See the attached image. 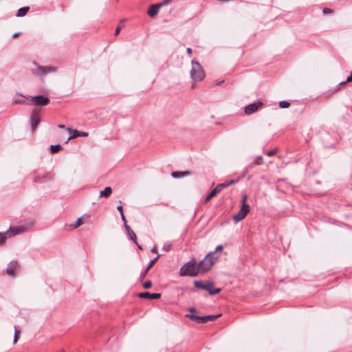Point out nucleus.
<instances>
[{"label": "nucleus", "instance_id": "obj_1", "mask_svg": "<svg viewBox=\"0 0 352 352\" xmlns=\"http://www.w3.org/2000/svg\"><path fill=\"white\" fill-rule=\"evenodd\" d=\"M217 260V257L214 256V252H209L203 260H201L197 264L198 273L202 274L209 271L214 265Z\"/></svg>", "mask_w": 352, "mask_h": 352}, {"label": "nucleus", "instance_id": "obj_2", "mask_svg": "<svg viewBox=\"0 0 352 352\" xmlns=\"http://www.w3.org/2000/svg\"><path fill=\"white\" fill-rule=\"evenodd\" d=\"M28 226L25 225L10 226L6 232H1V245L6 241L7 239L25 233L28 231Z\"/></svg>", "mask_w": 352, "mask_h": 352}, {"label": "nucleus", "instance_id": "obj_3", "mask_svg": "<svg viewBox=\"0 0 352 352\" xmlns=\"http://www.w3.org/2000/svg\"><path fill=\"white\" fill-rule=\"evenodd\" d=\"M197 262L194 258L189 261L188 263L184 264L179 270V275L182 276H197L199 273L197 270Z\"/></svg>", "mask_w": 352, "mask_h": 352}, {"label": "nucleus", "instance_id": "obj_4", "mask_svg": "<svg viewBox=\"0 0 352 352\" xmlns=\"http://www.w3.org/2000/svg\"><path fill=\"white\" fill-rule=\"evenodd\" d=\"M192 68L190 70V78L195 82L201 81L205 78L204 71L199 62L195 60L191 61Z\"/></svg>", "mask_w": 352, "mask_h": 352}, {"label": "nucleus", "instance_id": "obj_5", "mask_svg": "<svg viewBox=\"0 0 352 352\" xmlns=\"http://www.w3.org/2000/svg\"><path fill=\"white\" fill-rule=\"evenodd\" d=\"M32 64L36 66V68L31 69V73L38 77H43L47 74L55 73L57 71V68L54 66H42L35 61H33Z\"/></svg>", "mask_w": 352, "mask_h": 352}, {"label": "nucleus", "instance_id": "obj_6", "mask_svg": "<svg viewBox=\"0 0 352 352\" xmlns=\"http://www.w3.org/2000/svg\"><path fill=\"white\" fill-rule=\"evenodd\" d=\"M189 312H190V314H188L186 315V318H188L192 320H195L200 324H204V323L208 322L205 316H198L195 314V313L196 312V309L194 307H190L189 309Z\"/></svg>", "mask_w": 352, "mask_h": 352}, {"label": "nucleus", "instance_id": "obj_7", "mask_svg": "<svg viewBox=\"0 0 352 352\" xmlns=\"http://www.w3.org/2000/svg\"><path fill=\"white\" fill-rule=\"evenodd\" d=\"M250 211V206L248 205L241 206L239 212L233 217V220L235 223H238L243 220Z\"/></svg>", "mask_w": 352, "mask_h": 352}, {"label": "nucleus", "instance_id": "obj_8", "mask_svg": "<svg viewBox=\"0 0 352 352\" xmlns=\"http://www.w3.org/2000/svg\"><path fill=\"white\" fill-rule=\"evenodd\" d=\"M32 102L36 106H45L50 102V99L43 95L32 96Z\"/></svg>", "mask_w": 352, "mask_h": 352}, {"label": "nucleus", "instance_id": "obj_9", "mask_svg": "<svg viewBox=\"0 0 352 352\" xmlns=\"http://www.w3.org/2000/svg\"><path fill=\"white\" fill-rule=\"evenodd\" d=\"M19 270V264L16 261H11L8 267H6V272L8 275L12 277H14Z\"/></svg>", "mask_w": 352, "mask_h": 352}, {"label": "nucleus", "instance_id": "obj_10", "mask_svg": "<svg viewBox=\"0 0 352 352\" xmlns=\"http://www.w3.org/2000/svg\"><path fill=\"white\" fill-rule=\"evenodd\" d=\"M40 122L39 110L35 109L32 111L30 116L31 128L34 131Z\"/></svg>", "mask_w": 352, "mask_h": 352}, {"label": "nucleus", "instance_id": "obj_11", "mask_svg": "<svg viewBox=\"0 0 352 352\" xmlns=\"http://www.w3.org/2000/svg\"><path fill=\"white\" fill-rule=\"evenodd\" d=\"M263 106L262 102H257L252 104H250L245 108V113L247 115H251L258 110Z\"/></svg>", "mask_w": 352, "mask_h": 352}, {"label": "nucleus", "instance_id": "obj_12", "mask_svg": "<svg viewBox=\"0 0 352 352\" xmlns=\"http://www.w3.org/2000/svg\"><path fill=\"white\" fill-rule=\"evenodd\" d=\"M67 131L69 133L70 135H69V137L67 138V140L66 141V142H67V141L69 140L70 139L76 138L80 137V136L86 137L88 135V133L86 132L79 131L74 130V129H72L69 128H67Z\"/></svg>", "mask_w": 352, "mask_h": 352}, {"label": "nucleus", "instance_id": "obj_13", "mask_svg": "<svg viewBox=\"0 0 352 352\" xmlns=\"http://www.w3.org/2000/svg\"><path fill=\"white\" fill-rule=\"evenodd\" d=\"M138 297L142 298H147V299H159L161 297V294L160 293H149L148 292L139 293L138 294Z\"/></svg>", "mask_w": 352, "mask_h": 352}, {"label": "nucleus", "instance_id": "obj_14", "mask_svg": "<svg viewBox=\"0 0 352 352\" xmlns=\"http://www.w3.org/2000/svg\"><path fill=\"white\" fill-rule=\"evenodd\" d=\"M206 291H207L210 295L213 296L219 294L221 291V289L215 287L214 283L211 280H208V285Z\"/></svg>", "mask_w": 352, "mask_h": 352}, {"label": "nucleus", "instance_id": "obj_15", "mask_svg": "<svg viewBox=\"0 0 352 352\" xmlns=\"http://www.w3.org/2000/svg\"><path fill=\"white\" fill-rule=\"evenodd\" d=\"M160 256V254H158L155 258H154L153 260H151L148 265H147L146 268L145 269V270L144 272H142L141 274H140V279H142L145 277L146 273L148 272V270L153 267V265L155 264V263L157 261V259L159 258V257Z\"/></svg>", "mask_w": 352, "mask_h": 352}, {"label": "nucleus", "instance_id": "obj_16", "mask_svg": "<svg viewBox=\"0 0 352 352\" xmlns=\"http://www.w3.org/2000/svg\"><path fill=\"white\" fill-rule=\"evenodd\" d=\"M160 6L157 3L151 5L147 12V14L153 17L156 16L159 12Z\"/></svg>", "mask_w": 352, "mask_h": 352}, {"label": "nucleus", "instance_id": "obj_17", "mask_svg": "<svg viewBox=\"0 0 352 352\" xmlns=\"http://www.w3.org/2000/svg\"><path fill=\"white\" fill-rule=\"evenodd\" d=\"M193 284L195 287L197 289H201L203 290H206L207 286L208 285V280L202 281V280H194Z\"/></svg>", "mask_w": 352, "mask_h": 352}, {"label": "nucleus", "instance_id": "obj_18", "mask_svg": "<svg viewBox=\"0 0 352 352\" xmlns=\"http://www.w3.org/2000/svg\"><path fill=\"white\" fill-rule=\"evenodd\" d=\"M221 190L217 186L214 189L211 190V192L207 195L205 199V202L209 201L212 198H213Z\"/></svg>", "mask_w": 352, "mask_h": 352}, {"label": "nucleus", "instance_id": "obj_19", "mask_svg": "<svg viewBox=\"0 0 352 352\" xmlns=\"http://www.w3.org/2000/svg\"><path fill=\"white\" fill-rule=\"evenodd\" d=\"M112 193V188L110 186L106 187L100 192V197H109Z\"/></svg>", "mask_w": 352, "mask_h": 352}, {"label": "nucleus", "instance_id": "obj_20", "mask_svg": "<svg viewBox=\"0 0 352 352\" xmlns=\"http://www.w3.org/2000/svg\"><path fill=\"white\" fill-rule=\"evenodd\" d=\"M189 175H190V172H188V171H184V172L174 171L171 173L172 177L174 178H179V177L187 176Z\"/></svg>", "mask_w": 352, "mask_h": 352}, {"label": "nucleus", "instance_id": "obj_21", "mask_svg": "<svg viewBox=\"0 0 352 352\" xmlns=\"http://www.w3.org/2000/svg\"><path fill=\"white\" fill-rule=\"evenodd\" d=\"M29 9H30V8L28 6H25V7L19 8L17 11L16 16L17 17L24 16L27 14Z\"/></svg>", "mask_w": 352, "mask_h": 352}, {"label": "nucleus", "instance_id": "obj_22", "mask_svg": "<svg viewBox=\"0 0 352 352\" xmlns=\"http://www.w3.org/2000/svg\"><path fill=\"white\" fill-rule=\"evenodd\" d=\"M234 183H235V180L231 179V180L228 181V182H224V183H221L220 184H218L217 186L219 187V188L221 191L224 188H227V187L231 186L232 184H233Z\"/></svg>", "mask_w": 352, "mask_h": 352}, {"label": "nucleus", "instance_id": "obj_23", "mask_svg": "<svg viewBox=\"0 0 352 352\" xmlns=\"http://www.w3.org/2000/svg\"><path fill=\"white\" fill-rule=\"evenodd\" d=\"M263 163V157L261 155H258L254 162H253L252 164H250L249 165V166L247 168V169L248 168H251L254 165H260Z\"/></svg>", "mask_w": 352, "mask_h": 352}, {"label": "nucleus", "instance_id": "obj_24", "mask_svg": "<svg viewBox=\"0 0 352 352\" xmlns=\"http://www.w3.org/2000/svg\"><path fill=\"white\" fill-rule=\"evenodd\" d=\"M60 148L61 146L60 144H54L50 146V151L53 153H57L58 151H60Z\"/></svg>", "mask_w": 352, "mask_h": 352}, {"label": "nucleus", "instance_id": "obj_25", "mask_svg": "<svg viewBox=\"0 0 352 352\" xmlns=\"http://www.w3.org/2000/svg\"><path fill=\"white\" fill-rule=\"evenodd\" d=\"M290 105V103L286 100H283L279 102V107L282 109L287 108Z\"/></svg>", "mask_w": 352, "mask_h": 352}, {"label": "nucleus", "instance_id": "obj_26", "mask_svg": "<svg viewBox=\"0 0 352 352\" xmlns=\"http://www.w3.org/2000/svg\"><path fill=\"white\" fill-rule=\"evenodd\" d=\"M221 316V314H217V315H208V316H206V320L207 322L210 321V320H213L216 318H217L218 317H219Z\"/></svg>", "mask_w": 352, "mask_h": 352}, {"label": "nucleus", "instance_id": "obj_27", "mask_svg": "<svg viewBox=\"0 0 352 352\" xmlns=\"http://www.w3.org/2000/svg\"><path fill=\"white\" fill-rule=\"evenodd\" d=\"M128 235L129 236L130 239L135 243H137V241H136V235L134 233V232L132 230L129 233H128Z\"/></svg>", "mask_w": 352, "mask_h": 352}, {"label": "nucleus", "instance_id": "obj_28", "mask_svg": "<svg viewBox=\"0 0 352 352\" xmlns=\"http://www.w3.org/2000/svg\"><path fill=\"white\" fill-rule=\"evenodd\" d=\"M82 224V218H78L76 223L72 226L73 228H77Z\"/></svg>", "mask_w": 352, "mask_h": 352}, {"label": "nucleus", "instance_id": "obj_29", "mask_svg": "<svg viewBox=\"0 0 352 352\" xmlns=\"http://www.w3.org/2000/svg\"><path fill=\"white\" fill-rule=\"evenodd\" d=\"M20 331L15 329L13 341L14 343L17 342L19 338Z\"/></svg>", "mask_w": 352, "mask_h": 352}, {"label": "nucleus", "instance_id": "obj_30", "mask_svg": "<svg viewBox=\"0 0 352 352\" xmlns=\"http://www.w3.org/2000/svg\"><path fill=\"white\" fill-rule=\"evenodd\" d=\"M151 286H152V283L151 280H147V281L144 282L143 284V287L145 289H149L151 287Z\"/></svg>", "mask_w": 352, "mask_h": 352}, {"label": "nucleus", "instance_id": "obj_31", "mask_svg": "<svg viewBox=\"0 0 352 352\" xmlns=\"http://www.w3.org/2000/svg\"><path fill=\"white\" fill-rule=\"evenodd\" d=\"M170 1H171V0H164L162 2L159 3L157 4L159 5L160 8L164 6L168 5Z\"/></svg>", "mask_w": 352, "mask_h": 352}, {"label": "nucleus", "instance_id": "obj_32", "mask_svg": "<svg viewBox=\"0 0 352 352\" xmlns=\"http://www.w3.org/2000/svg\"><path fill=\"white\" fill-rule=\"evenodd\" d=\"M276 152H277L276 149L269 151L267 153V155L269 157H272V156L274 155L276 153Z\"/></svg>", "mask_w": 352, "mask_h": 352}, {"label": "nucleus", "instance_id": "obj_33", "mask_svg": "<svg viewBox=\"0 0 352 352\" xmlns=\"http://www.w3.org/2000/svg\"><path fill=\"white\" fill-rule=\"evenodd\" d=\"M170 248H171V245L170 244H166V245H164L163 246L162 250L166 251V252H168V251H170Z\"/></svg>", "mask_w": 352, "mask_h": 352}, {"label": "nucleus", "instance_id": "obj_34", "mask_svg": "<svg viewBox=\"0 0 352 352\" xmlns=\"http://www.w3.org/2000/svg\"><path fill=\"white\" fill-rule=\"evenodd\" d=\"M247 198H248V197H247V195H243V196L242 197V199H241V203H242V204H241V206L247 205V204H245L246 200H247Z\"/></svg>", "mask_w": 352, "mask_h": 352}, {"label": "nucleus", "instance_id": "obj_35", "mask_svg": "<svg viewBox=\"0 0 352 352\" xmlns=\"http://www.w3.org/2000/svg\"><path fill=\"white\" fill-rule=\"evenodd\" d=\"M322 12L324 14H329V13H331L332 10L330 8H325L323 9Z\"/></svg>", "mask_w": 352, "mask_h": 352}, {"label": "nucleus", "instance_id": "obj_36", "mask_svg": "<svg viewBox=\"0 0 352 352\" xmlns=\"http://www.w3.org/2000/svg\"><path fill=\"white\" fill-rule=\"evenodd\" d=\"M124 225V228H125V230L127 232V234L129 233L131 231H132V230L131 229L130 226L127 223H125Z\"/></svg>", "mask_w": 352, "mask_h": 352}, {"label": "nucleus", "instance_id": "obj_37", "mask_svg": "<svg viewBox=\"0 0 352 352\" xmlns=\"http://www.w3.org/2000/svg\"><path fill=\"white\" fill-rule=\"evenodd\" d=\"M14 102L15 104H25V100H15Z\"/></svg>", "mask_w": 352, "mask_h": 352}, {"label": "nucleus", "instance_id": "obj_38", "mask_svg": "<svg viewBox=\"0 0 352 352\" xmlns=\"http://www.w3.org/2000/svg\"><path fill=\"white\" fill-rule=\"evenodd\" d=\"M117 210L120 212V214H124L123 212V207L122 206L120 205L117 207Z\"/></svg>", "mask_w": 352, "mask_h": 352}, {"label": "nucleus", "instance_id": "obj_39", "mask_svg": "<svg viewBox=\"0 0 352 352\" xmlns=\"http://www.w3.org/2000/svg\"><path fill=\"white\" fill-rule=\"evenodd\" d=\"M121 30V27L120 26H118L116 29V31H115V35L117 36L119 34Z\"/></svg>", "mask_w": 352, "mask_h": 352}, {"label": "nucleus", "instance_id": "obj_40", "mask_svg": "<svg viewBox=\"0 0 352 352\" xmlns=\"http://www.w3.org/2000/svg\"><path fill=\"white\" fill-rule=\"evenodd\" d=\"M223 250V245H219L217 246L216 249H215V251L214 252L215 253V252L217 251H221Z\"/></svg>", "mask_w": 352, "mask_h": 352}, {"label": "nucleus", "instance_id": "obj_41", "mask_svg": "<svg viewBox=\"0 0 352 352\" xmlns=\"http://www.w3.org/2000/svg\"><path fill=\"white\" fill-rule=\"evenodd\" d=\"M347 82H346V81H342V82H340L339 85H338V88L335 90V91H337L338 90L340 86L344 85H345Z\"/></svg>", "mask_w": 352, "mask_h": 352}, {"label": "nucleus", "instance_id": "obj_42", "mask_svg": "<svg viewBox=\"0 0 352 352\" xmlns=\"http://www.w3.org/2000/svg\"><path fill=\"white\" fill-rule=\"evenodd\" d=\"M346 82H352V72H351L350 75L347 77Z\"/></svg>", "mask_w": 352, "mask_h": 352}, {"label": "nucleus", "instance_id": "obj_43", "mask_svg": "<svg viewBox=\"0 0 352 352\" xmlns=\"http://www.w3.org/2000/svg\"><path fill=\"white\" fill-rule=\"evenodd\" d=\"M121 215V219L124 222V224L126 223V219L124 214H120Z\"/></svg>", "mask_w": 352, "mask_h": 352}, {"label": "nucleus", "instance_id": "obj_44", "mask_svg": "<svg viewBox=\"0 0 352 352\" xmlns=\"http://www.w3.org/2000/svg\"><path fill=\"white\" fill-rule=\"evenodd\" d=\"M34 182H41L40 177L39 176H35L34 177Z\"/></svg>", "mask_w": 352, "mask_h": 352}, {"label": "nucleus", "instance_id": "obj_45", "mask_svg": "<svg viewBox=\"0 0 352 352\" xmlns=\"http://www.w3.org/2000/svg\"><path fill=\"white\" fill-rule=\"evenodd\" d=\"M151 252L153 253H157V248L156 246H154L152 249H151Z\"/></svg>", "mask_w": 352, "mask_h": 352}, {"label": "nucleus", "instance_id": "obj_46", "mask_svg": "<svg viewBox=\"0 0 352 352\" xmlns=\"http://www.w3.org/2000/svg\"><path fill=\"white\" fill-rule=\"evenodd\" d=\"M186 52L188 54H192V49L190 47H188L187 50H186Z\"/></svg>", "mask_w": 352, "mask_h": 352}, {"label": "nucleus", "instance_id": "obj_47", "mask_svg": "<svg viewBox=\"0 0 352 352\" xmlns=\"http://www.w3.org/2000/svg\"><path fill=\"white\" fill-rule=\"evenodd\" d=\"M19 34V32H16V33H14V34L12 35V37H13V38H16V36H18Z\"/></svg>", "mask_w": 352, "mask_h": 352}, {"label": "nucleus", "instance_id": "obj_48", "mask_svg": "<svg viewBox=\"0 0 352 352\" xmlns=\"http://www.w3.org/2000/svg\"><path fill=\"white\" fill-rule=\"evenodd\" d=\"M58 127L60 128V129H65V125H63V124H59Z\"/></svg>", "mask_w": 352, "mask_h": 352}, {"label": "nucleus", "instance_id": "obj_49", "mask_svg": "<svg viewBox=\"0 0 352 352\" xmlns=\"http://www.w3.org/2000/svg\"><path fill=\"white\" fill-rule=\"evenodd\" d=\"M135 244L137 245V246H138V248L139 249H140V250H142V247H141V245H140L138 243H135Z\"/></svg>", "mask_w": 352, "mask_h": 352}]
</instances>
